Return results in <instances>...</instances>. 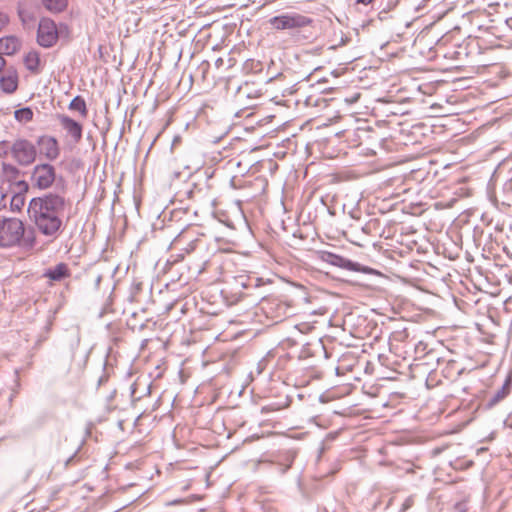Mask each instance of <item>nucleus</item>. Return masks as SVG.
Masks as SVG:
<instances>
[{
  "label": "nucleus",
  "instance_id": "12",
  "mask_svg": "<svg viewBox=\"0 0 512 512\" xmlns=\"http://www.w3.org/2000/svg\"><path fill=\"white\" fill-rule=\"evenodd\" d=\"M21 47V41L15 36H7L0 39V54L13 55Z\"/></svg>",
  "mask_w": 512,
  "mask_h": 512
},
{
  "label": "nucleus",
  "instance_id": "3",
  "mask_svg": "<svg viewBox=\"0 0 512 512\" xmlns=\"http://www.w3.org/2000/svg\"><path fill=\"white\" fill-rule=\"evenodd\" d=\"M268 22L272 29L277 31L288 30L294 34L310 26L313 19L297 12H286L270 18Z\"/></svg>",
  "mask_w": 512,
  "mask_h": 512
},
{
  "label": "nucleus",
  "instance_id": "11",
  "mask_svg": "<svg viewBox=\"0 0 512 512\" xmlns=\"http://www.w3.org/2000/svg\"><path fill=\"white\" fill-rule=\"evenodd\" d=\"M512 387V376H507L505 382L503 383L502 387L498 389L488 400L487 405L488 407H493L496 404H498L500 401H502L504 398H506Z\"/></svg>",
  "mask_w": 512,
  "mask_h": 512
},
{
  "label": "nucleus",
  "instance_id": "27",
  "mask_svg": "<svg viewBox=\"0 0 512 512\" xmlns=\"http://www.w3.org/2000/svg\"><path fill=\"white\" fill-rule=\"evenodd\" d=\"M374 0H356V3L358 4H363V5H368L370 3H372Z\"/></svg>",
  "mask_w": 512,
  "mask_h": 512
},
{
  "label": "nucleus",
  "instance_id": "20",
  "mask_svg": "<svg viewBox=\"0 0 512 512\" xmlns=\"http://www.w3.org/2000/svg\"><path fill=\"white\" fill-rule=\"evenodd\" d=\"M414 505V497L409 496L407 497L404 502L401 505V508L399 512H406L408 509H410Z\"/></svg>",
  "mask_w": 512,
  "mask_h": 512
},
{
  "label": "nucleus",
  "instance_id": "25",
  "mask_svg": "<svg viewBox=\"0 0 512 512\" xmlns=\"http://www.w3.org/2000/svg\"><path fill=\"white\" fill-rule=\"evenodd\" d=\"M8 21V16L5 13L0 12V31L5 27Z\"/></svg>",
  "mask_w": 512,
  "mask_h": 512
},
{
  "label": "nucleus",
  "instance_id": "30",
  "mask_svg": "<svg viewBox=\"0 0 512 512\" xmlns=\"http://www.w3.org/2000/svg\"><path fill=\"white\" fill-rule=\"evenodd\" d=\"M223 65V59L222 58H218L216 61H215V66L217 68H219L220 66Z\"/></svg>",
  "mask_w": 512,
  "mask_h": 512
},
{
  "label": "nucleus",
  "instance_id": "2",
  "mask_svg": "<svg viewBox=\"0 0 512 512\" xmlns=\"http://www.w3.org/2000/svg\"><path fill=\"white\" fill-rule=\"evenodd\" d=\"M25 226L18 218L0 217V247L10 248L21 244Z\"/></svg>",
  "mask_w": 512,
  "mask_h": 512
},
{
  "label": "nucleus",
  "instance_id": "13",
  "mask_svg": "<svg viewBox=\"0 0 512 512\" xmlns=\"http://www.w3.org/2000/svg\"><path fill=\"white\" fill-rule=\"evenodd\" d=\"M25 67L32 74H39L42 71L43 65L40 58V54L37 51H30L24 57Z\"/></svg>",
  "mask_w": 512,
  "mask_h": 512
},
{
  "label": "nucleus",
  "instance_id": "34",
  "mask_svg": "<svg viewBox=\"0 0 512 512\" xmlns=\"http://www.w3.org/2000/svg\"><path fill=\"white\" fill-rule=\"evenodd\" d=\"M19 16L22 18L23 21H25V19H24V12L20 11L19 12Z\"/></svg>",
  "mask_w": 512,
  "mask_h": 512
},
{
  "label": "nucleus",
  "instance_id": "33",
  "mask_svg": "<svg viewBox=\"0 0 512 512\" xmlns=\"http://www.w3.org/2000/svg\"><path fill=\"white\" fill-rule=\"evenodd\" d=\"M440 452H441V449H440V448H436V449H434V450H433V454H434V455H437V454H439Z\"/></svg>",
  "mask_w": 512,
  "mask_h": 512
},
{
  "label": "nucleus",
  "instance_id": "4",
  "mask_svg": "<svg viewBox=\"0 0 512 512\" xmlns=\"http://www.w3.org/2000/svg\"><path fill=\"white\" fill-rule=\"evenodd\" d=\"M14 160L21 166L31 165L37 157L36 146L27 139H17L10 147Z\"/></svg>",
  "mask_w": 512,
  "mask_h": 512
},
{
  "label": "nucleus",
  "instance_id": "14",
  "mask_svg": "<svg viewBox=\"0 0 512 512\" xmlns=\"http://www.w3.org/2000/svg\"><path fill=\"white\" fill-rule=\"evenodd\" d=\"M44 276L52 281H61L70 276V271L65 263H58L56 266L47 269Z\"/></svg>",
  "mask_w": 512,
  "mask_h": 512
},
{
  "label": "nucleus",
  "instance_id": "26",
  "mask_svg": "<svg viewBox=\"0 0 512 512\" xmlns=\"http://www.w3.org/2000/svg\"><path fill=\"white\" fill-rule=\"evenodd\" d=\"M6 206V196L0 191V209Z\"/></svg>",
  "mask_w": 512,
  "mask_h": 512
},
{
  "label": "nucleus",
  "instance_id": "7",
  "mask_svg": "<svg viewBox=\"0 0 512 512\" xmlns=\"http://www.w3.org/2000/svg\"><path fill=\"white\" fill-rule=\"evenodd\" d=\"M57 120L66 133V138L70 143L76 145L80 143L83 136V126L65 114H58Z\"/></svg>",
  "mask_w": 512,
  "mask_h": 512
},
{
  "label": "nucleus",
  "instance_id": "28",
  "mask_svg": "<svg viewBox=\"0 0 512 512\" xmlns=\"http://www.w3.org/2000/svg\"><path fill=\"white\" fill-rule=\"evenodd\" d=\"M182 502H183V500H181V499H176V500H173V501L168 502V503H167V505H168V506H170V505H176V504H180V503H182Z\"/></svg>",
  "mask_w": 512,
  "mask_h": 512
},
{
  "label": "nucleus",
  "instance_id": "10",
  "mask_svg": "<svg viewBox=\"0 0 512 512\" xmlns=\"http://www.w3.org/2000/svg\"><path fill=\"white\" fill-rule=\"evenodd\" d=\"M319 258L330 265L349 271H359V264L329 251H320Z\"/></svg>",
  "mask_w": 512,
  "mask_h": 512
},
{
  "label": "nucleus",
  "instance_id": "29",
  "mask_svg": "<svg viewBox=\"0 0 512 512\" xmlns=\"http://www.w3.org/2000/svg\"><path fill=\"white\" fill-rule=\"evenodd\" d=\"M504 191L512 189V179L504 185Z\"/></svg>",
  "mask_w": 512,
  "mask_h": 512
},
{
  "label": "nucleus",
  "instance_id": "8",
  "mask_svg": "<svg viewBox=\"0 0 512 512\" xmlns=\"http://www.w3.org/2000/svg\"><path fill=\"white\" fill-rule=\"evenodd\" d=\"M40 155L48 161H55L60 156V147L57 139L50 135H41L37 138Z\"/></svg>",
  "mask_w": 512,
  "mask_h": 512
},
{
  "label": "nucleus",
  "instance_id": "31",
  "mask_svg": "<svg viewBox=\"0 0 512 512\" xmlns=\"http://www.w3.org/2000/svg\"><path fill=\"white\" fill-rule=\"evenodd\" d=\"M5 66V60L0 54V72L2 71L3 67Z\"/></svg>",
  "mask_w": 512,
  "mask_h": 512
},
{
  "label": "nucleus",
  "instance_id": "5",
  "mask_svg": "<svg viewBox=\"0 0 512 512\" xmlns=\"http://www.w3.org/2000/svg\"><path fill=\"white\" fill-rule=\"evenodd\" d=\"M56 179V169L49 163H42L34 166L31 173V185L40 190L52 187Z\"/></svg>",
  "mask_w": 512,
  "mask_h": 512
},
{
  "label": "nucleus",
  "instance_id": "22",
  "mask_svg": "<svg viewBox=\"0 0 512 512\" xmlns=\"http://www.w3.org/2000/svg\"><path fill=\"white\" fill-rule=\"evenodd\" d=\"M10 147L7 141H0V157H6L10 151Z\"/></svg>",
  "mask_w": 512,
  "mask_h": 512
},
{
  "label": "nucleus",
  "instance_id": "23",
  "mask_svg": "<svg viewBox=\"0 0 512 512\" xmlns=\"http://www.w3.org/2000/svg\"><path fill=\"white\" fill-rule=\"evenodd\" d=\"M185 240H188V232L182 231L181 233H179L177 235V237H175V239L173 241V244L174 245H179L182 242H184Z\"/></svg>",
  "mask_w": 512,
  "mask_h": 512
},
{
  "label": "nucleus",
  "instance_id": "1",
  "mask_svg": "<svg viewBox=\"0 0 512 512\" xmlns=\"http://www.w3.org/2000/svg\"><path fill=\"white\" fill-rule=\"evenodd\" d=\"M67 205L64 196L48 193L42 197L33 198L29 203L28 211L42 234L55 237L62 227V218Z\"/></svg>",
  "mask_w": 512,
  "mask_h": 512
},
{
  "label": "nucleus",
  "instance_id": "16",
  "mask_svg": "<svg viewBox=\"0 0 512 512\" xmlns=\"http://www.w3.org/2000/svg\"><path fill=\"white\" fill-rule=\"evenodd\" d=\"M43 6L52 13L62 12L68 5V0H41Z\"/></svg>",
  "mask_w": 512,
  "mask_h": 512
},
{
  "label": "nucleus",
  "instance_id": "24",
  "mask_svg": "<svg viewBox=\"0 0 512 512\" xmlns=\"http://www.w3.org/2000/svg\"><path fill=\"white\" fill-rule=\"evenodd\" d=\"M454 512H468L466 503L459 502L454 506Z\"/></svg>",
  "mask_w": 512,
  "mask_h": 512
},
{
  "label": "nucleus",
  "instance_id": "32",
  "mask_svg": "<svg viewBox=\"0 0 512 512\" xmlns=\"http://www.w3.org/2000/svg\"><path fill=\"white\" fill-rule=\"evenodd\" d=\"M406 472H407V473H414V466H413V465H410V466L406 469Z\"/></svg>",
  "mask_w": 512,
  "mask_h": 512
},
{
  "label": "nucleus",
  "instance_id": "9",
  "mask_svg": "<svg viewBox=\"0 0 512 512\" xmlns=\"http://www.w3.org/2000/svg\"><path fill=\"white\" fill-rule=\"evenodd\" d=\"M265 311L267 316L275 322H281L293 313L292 306L280 299L269 300Z\"/></svg>",
  "mask_w": 512,
  "mask_h": 512
},
{
  "label": "nucleus",
  "instance_id": "18",
  "mask_svg": "<svg viewBox=\"0 0 512 512\" xmlns=\"http://www.w3.org/2000/svg\"><path fill=\"white\" fill-rule=\"evenodd\" d=\"M15 118L19 121H31L33 118V112L30 108H21L15 111Z\"/></svg>",
  "mask_w": 512,
  "mask_h": 512
},
{
  "label": "nucleus",
  "instance_id": "17",
  "mask_svg": "<svg viewBox=\"0 0 512 512\" xmlns=\"http://www.w3.org/2000/svg\"><path fill=\"white\" fill-rule=\"evenodd\" d=\"M69 109L78 111L83 117H86L88 113L86 102L81 96H76L72 99L69 104Z\"/></svg>",
  "mask_w": 512,
  "mask_h": 512
},
{
  "label": "nucleus",
  "instance_id": "21",
  "mask_svg": "<svg viewBox=\"0 0 512 512\" xmlns=\"http://www.w3.org/2000/svg\"><path fill=\"white\" fill-rule=\"evenodd\" d=\"M399 2H400V0H388L385 7L380 12V14L386 13L388 11L395 9L397 7V5L399 4Z\"/></svg>",
  "mask_w": 512,
  "mask_h": 512
},
{
  "label": "nucleus",
  "instance_id": "15",
  "mask_svg": "<svg viewBox=\"0 0 512 512\" xmlns=\"http://www.w3.org/2000/svg\"><path fill=\"white\" fill-rule=\"evenodd\" d=\"M17 76L8 75L0 78V87L5 93H13L17 89Z\"/></svg>",
  "mask_w": 512,
  "mask_h": 512
},
{
  "label": "nucleus",
  "instance_id": "19",
  "mask_svg": "<svg viewBox=\"0 0 512 512\" xmlns=\"http://www.w3.org/2000/svg\"><path fill=\"white\" fill-rule=\"evenodd\" d=\"M202 245V241L200 239L190 240L187 246L184 248L186 254H190L195 251L198 247Z\"/></svg>",
  "mask_w": 512,
  "mask_h": 512
},
{
  "label": "nucleus",
  "instance_id": "6",
  "mask_svg": "<svg viewBox=\"0 0 512 512\" xmlns=\"http://www.w3.org/2000/svg\"><path fill=\"white\" fill-rule=\"evenodd\" d=\"M58 31L54 21L48 18L40 20L37 31V42L40 46L49 48L56 44Z\"/></svg>",
  "mask_w": 512,
  "mask_h": 512
}]
</instances>
